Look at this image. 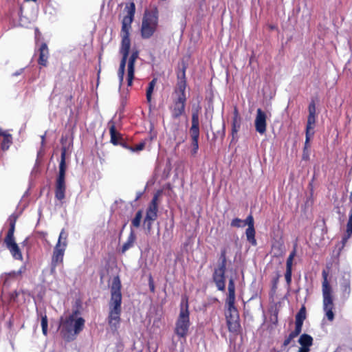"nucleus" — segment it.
<instances>
[{
  "label": "nucleus",
  "instance_id": "obj_1",
  "mask_svg": "<svg viewBox=\"0 0 352 352\" xmlns=\"http://www.w3.org/2000/svg\"><path fill=\"white\" fill-rule=\"evenodd\" d=\"M119 276L113 277L111 286V298L109 302L108 324L113 333L117 332L121 322L122 293Z\"/></svg>",
  "mask_w": 352,
  "mask_h": 352
},
{
  "label": "nucleus",
  "instance_id": "obj_2",
  "mask_svg": "<svg viewBox=\"0 0 352 352\" xmlns=\"http://www.w3.org/2000/svg\"><path fill=\"white\" fill-rule=\"evenodd\" d=\"M78 309L74 310L72 313L65 318H60V332L65 338H70V336H76L82 331L85 320L82 317Z\"/></svg>",
  "mask_w": 352,
  "mask_h": 352
},
{
  "label": "nucleus",
  "instance_id": "obj_3",
  "mask_svg": "<svg viewBox=\"0 0 352 352\" xmlns=\"http://www.w3.org/2000/svg\"><path fill=\"white\" fill-rule=\"evenodd\" d=\"M159 23V10L156 6L146 9L143 15L140 29L144 39L150 38L157 31Z\"/></svg>",
  "mask_w": 352,
  "mask_h": 352
},
{
  "label": "nucleus",
  "instance_id": "obj_4",
  "mask_svg": "<svg viewBox=\"0 0 352 352\" xmlns=\"http://www.w3.org/2000/svg\"><path fill=\"white\" fill-rule=\"evenodd\" d=\"M190 325L188 298L184 296L182 298L180 311L176 320L175 333L179 338H185Z\"/></svg>",
  "mask_w": 352,
  "mask_h": 352
},
{
  "label": "nucleus",
  "instance_id": "obj_5",
  "mask_svg": "<svg viewBox=\"0 0 352 352\" xmlns=\"http://www.w3.org/2000/svg\"><path fill=\"white\" fill-rule=\"evenodd\" d=\"M66 153L67 150L65 147H62L60 162L59 164V171L58 175L56 177L55 182V198L58 200L60 203H63L65 198L66 192V182H65V174H66Z\"/></svg>",
  "mask_w": 352,
  "mask_h": 352
},
{
  "label": "nucleus",
  "instance_id": "obj_6",
  "mask_svg": "<svg viewBox=\"0 0 352 352\" xmlns=\"http://www.w3.org/2000/svg\"><path fill=\"white\" fill-rule=\"evenodd\" d=\"M125 10H126L127 14L123 17L122 21L120 32L122 40L120 46L131 47L130 30L135 13V5L134 2H130L129 5L126 6Z\"/></svg>",
  "mask_w": 352,
  "mask_h": 352
},
{
  "label": "nucleus",
  "instance_id": "obj_7",
  "mask_svg": "<svg viewBox=\"0 0 352 352\" xmlns=\"http://www.w3.org/2000/svg\"><path fill=\"white\" fill-rule=\"evenodd\" d=\"M322 296H323V309L325 311L326 316L329 321H333L334 319V314L333 311L334 304L332 296V289L328 281V273L322 271Z\"/></svg>",
  "mask_w": 352,
  "mask_h": 352
},
{
  "label": "nucleus",
  "instance_id": "obj_8",
  "mask_svg": "<svg viewBox=\"0 0 352 352\" xmlns=\"http://www.w3.org/2000/svg\"><path fill=\"white\" fill-rule=\"evenodd\" d=\"M201 107L199 104L193 105L192 109V125L190 129V134L192 140V155H195L199 149V112Z\"/></svg>",
  "mask_w": 352,
  "mask_h": 352
},
{
  "label": "nucleus",
  "instance_id": "obj_9",
  "mask_svg": "<svg viewBox=\"0 0 352 352\" xmlns=\"http://www.w3.org/2000/svg\"><path fill=\"white\" fill-rule=\"evenodd\" d=\"M15 224V219L9 220V229L6 237L4 238V243L13 258L16 260L22 261L23 255L18 244L15 242L14 236Z\"/></svg>",
  "mask_w": 352,
  "mask_h": 352
},
{
  "label": "nucleus",
  "instance_id": "obj_10",
  "mask_svg": "<svg viewBox=\"0 0 352 352\" xmlns=\"http://www.w3.org/2000/svg\"><path fill=\"white\" fill-rule=\"evenodd\" d=\"M226 305L227 310L225 315L228 331L234 335H239L241 332L239 311L234 304H232V306L230 304Z\"/></svg>",
  "mask_w": 352,
  "mask_h": 352
},
{
  "label": "nucleus",
  "instance_id": "obj_11",
  "mask_svg": "<svg viewBox=\"0 0 352 352\" xmlns=\"http://www.w3.org/2000/svg\"><path fill=\"white\" fill-rule=\"evenodd\" d=\"M187 67V63L184 60L182 61L181 65L178 67L177 71V82L172 96L187 98L186 94V89L187 86L186 71Z\"/></svg>",
  "mask_w": 352,
  "mask_h": 352
},
{
  "label": "nucleus",
  "instance_id": "obj_12",
  "mask_svg": "<svg viewBox=\"0 0 352 352\" xmlns=\"http://www.w3.org/2000/svg\"><path fill=\"white\" fill-rule=\"evenodd\" d=\"M60 243V240L57 241L52 255L50 272L52 274L56 273V269L58 266L63 265L64 255L66 250L65 244L62 246Z\"/></svg>",
  "mask_w": 352,
  "mask_h": 352
},
{
  "label": "nucleus",
  "instance_id": "obj_13",
  "mask_svg": "<svg viewBox=\"0 0 352 352\" xmlns=\"http://www.w3.org/2000/svg\"><path fill=\"white\" fill-rule=\"evenodd\" d=\"M173 103L168 107L173 119L179 118L185 113L187 98H182L172 96Z\"/></svg>",
  "mask_w": 352,
  "mask_h": 352
},
{
  "label": "nucleus",
  "instance_id": "obj_14",
  "mask_svg": "<svg viewBox=\"0 0 352 352\" xmlns=\"http://www.w3.org/2000/svg\"><path fill=\"white\" fill-rule=\"evenodd\" d=\"M131 47L120 46L119 52L122 55V58L120 63L119 69L118 71V76L119 79L120 87L122 86L124 80V76L125 73V67L126 62L128 63Z\"/></svg>",
  "mask_w": 352,
  "mask_h": 352
},
{
  "label": "nucleus",
  "instance_id": "obj_15",
  "mask_svg": "<svg viewBox=\"0 0 352 352\" xmlns=\"http://www.w3.org/2000/svg\"><path fill=\"white\" fill-rule=\"evenodd\" d=\"M160 192L155 193L148 204L146 211L144 221H155L157 219L158 199Z\"/></svg>",
  "mask_w": 352,
  "mask_h": 352
},
{
  "label": "nucleus",
  "instance_id": "obj_16",
  "mask_svg": "<svg viewBox=\"0 0 352 352\" xmlns=\"http://www.w3.org/2000/svg\"><path fill=\"white\" fill-rule=\"evenodd\" d=\"M139 57V52L133 50L130 55L127 66V86L131 87L135 77V63Z\"/></svg>",
  "mask_w": 352,
  "mask_h": 352
},
{
  "label": "nucleus",
  "instance_id": "obj_17",
  "mask_svg": "<svg viewBox=\"0 0 352 352\" xmlns=\"http://www.w3.org/2000/svg\"><path fill=\"white\" fill-rule=\"evenodd\" d=\"M256 131L261 135H263L267 130V115L261 109L256 110V116L254 120Z\"/></svg>",
  "mask_w": 352,
  "mask_h": 352
},
{
  "label": "nucleus",
  "instance_id": "obj_18",
  "mask_svg": "<svg viewBox=\"0 0 352 352\" xmlns=\"http://www.w3.org/2000/svg\"><path fill=\"white\" fill-rule=\"evenodd\" d=\"M340 289L341 296L343 299H348L350 296L351 288V274L349 273H344L340 280Z\"/></svg>",
  "mask_w": 352,
  "mask_h": 352
},
{
  "label": "nucleus",
  "instance_id": "obj_19",
  "mask_svg": "<svg viewBox=\"0 0 352 352\" xmlns=\"http://www.w3.org/2000/svg\"><path fill=\"white\" fill-rule=\"evenodd\" d=\"M296 255V246L295 245L293 250L290 252L286 261V272L285 274V278L288 286H289L292 283L293 261Z\"/></svg>",
  "mask_w": 352,
  "mask_h": 352
},
{
  "label": "nucleus",
  "instance_id": "obj_20",
  "mask_svg": "<svg viewBox=\"0 0 352 352\" xmlns=\"http://www.w3.org/2000/svg\"><path fill=\"white\" fill-rule=\"evenodd\" d=\"M110 134V142L117 146L124 138L122 135L116 130V124L113 120L108 122Z\"/></svg>",
  "mask_w": 352,
  "mask_h": 352
},
{
  "label": "nucleus",
  "instance_id": "obj_21",
  "mask_svg": "<svg viewBox=\"0 0 352 352\" xmlns=\"http://www.w3.org/2000/svg\"><path fill=\"white\" fill-rule=\"evenodd\" d=\"M212 280L218 290L224 292L226 289V274L214 270Z\"/></svg>",
  "mask_w": 352,
  "mask_h": 352
},
{
  "label": "nucleus",
  "instance_id": "obj_22",
  "mask_svg": "<svg viewBox=\"0 0 352 352\" xmlns=\"http://www.w3.org/2000/svg\"><path fill=\"white\" fill-rule=\"evenodd\" d=\"M38 65L46 67L47 65V60L49 58V49L45 43H43L38 49Z\"/></svg>",
  "mask_w": 352,
  "mask_h": 352
},
{
  "label": "nucleus",
  "instance_id": "obj_23",
  "mask_svg": "<svg viewBox=\"0 0 352 352\" xmlns=\"http://www.w3.org/2000/svg\"><path fill=\"white\" fill-rule=\"evenodd\" d=\"M241 124V118L239 115L238 109L235 107L233 111V117L232 119V137L237 134Z\"/></svg>",
  "mask_w": 352,
  "mask_h": 352
},
{
  "label": "nucleus",
  "instance_id": "obj_24",
  "mask_svg": "<svg viewBox=\"0 0 352 352\" xmlns=\"http://www.w3.org/2000/svg\"><path fill=\"white\" fill-rule=\"evenodd\" d=\"M0 136L3 138L2 140L1 141V148L3 151L8 150L12 144V135L0 129Z\"/></svg>",
  "mask_w": 352,
  "mask_h": 352
},
{
  "label": "nucleus",
  "instance_id": "obj_25",
  "mask_svg": "<svg viewBox=\"0 0 352 352\" xmlns=\"http://www.w3.org/2000/svg\"><path fill=\"white\" fill-rule=\"evenodd\" d=\"M228 289V294L226 299V304H230L232 306V304H235V284L232 278L229 279Z\"/></svg>",
  "mask_w": 352,
  "mask_h": 352
},
{
  "label": "nucleus",
  "instance_id": "obj_26",
  "mask_svg": "<svg viewBox=\"0 0 352 352\" xmlns=\"http://www.w3.org/2000/svg\"><path fill=\"white\" fill-rule=\"evenodd\" d=\"M136 241V235L133 229H131L130 233L128 236L126 241L123 244L121 252L122 254L125 253L128 250L133 247Z\"/></svg>",
  "mask_w": 352,
  "mask_h": 352
},
{
  "label": "nucleus",
  "instance_id": "obj_27",
  "mask_svg": "<svg viewBox=\"0 0 352 352\" xmlns=\"http://www.w3.org/2000/svg\"><path fill=\"white\" fill-rule=\"evenodd\" d=\"M352 235V208L350 210L349 218L346 225V231L342 239V248H343L347 243L349 239Z\"/></svg>",
  "mask_w": 352,
  "mask_h": 352
},
{
  "label": "nucleus",
  "instance_id": "obj_28",
  "mask_svg": "<svg viewBox=\"0 0 352 352\" xmlns=\"http://www.w3.org/2000/svg\"><path fill=\"white\" fill-rule=\"evenodd\" d=\"M313 338L307 333H303L300 335L299 339H298V343L302 346H308L311 347L313 345Z\"/></svg>",
  "mask_w": 352,
  "mask_h": 352
},
{
  "label": "nucleus",
  "instance_id": "obj_29",
  "mask_svg": "<svg viewBox=\"0 0 352 352\" xmlns=\"http://www.w3.org/2000/svg\"><path fill=\"white\" fill-rule=\"evenodd\" d=\"M255 229L254 226L248 228L245 230V234L247 237V240L252 245H256V240L255 239Z\"/></svg>",
  "mask_w": 352,
  "mask_h": 352
},
{
  "label": "nucleus",
  "instance_id": "obj_30",
  "mask_svg": "<svg viewBox=\"0 0 352 352\" xmlns=\"http://www.w3.org/2000/svg\"><path fill=\"white\" fill-rule=\"evenodd\" d=\"M157 83V78H154L149 83H148V86L146 89V100H147V102H151V99H152V94H153V90H154V88H155V86Z\"/></svg>",
  "mask_w": 352,
  "mask_h": 352
},
{
  "label": "nucleus",
  "instance_id": "obj_31",
  "mask_svg": "<svg viewBox=\"0 0 352 352\" xmlns=\"http://www.w3.org/2000/svg\"><path fill=\"white\" fill-rule=\"evenodd\" d=\"M316 124V115L309 114L307 117V122L306 125V131L308 133L314 131Z\"/></svg>",
  "mask_w": 352,
  "mask_h": 352
},
{
  "label": "nucleus",
  "instance_id": "obj_32",
  "mask_svg": "<svg viewBox=\"0 0 352 352\" xmlns=\"http://www.w3.org/2000/svg\"><path fill=\"white\" fill-rule=\"evenodd\" d=\"M306 319V308L302 306L296 315L295 322L303 324L304 320Z\"/></svg>",
  "mask_w": 352,
  "mask_h": 352
},
{
  "label": "nucleus",
  "instance_id": "obj_33",
  "mask_svg": "<svg viewBox=\"0 0 352 352\" xmlns=\"http://www.w3.org/2000/svg\"><path fill=\"white\" fill-rule=\"evenodd\" d=\"M142 218V210H139L136 212L135 217L131 221V226L135 228H139L140 226Z\"/></svg>",
  "mask_w": 352,
  "mask_h": 352
},
{
  "label": "nucleus",
  "instance_id": "obj_34",
  "mask_svg": "<svg viewBox=\"0 0 352 352\" xmlns=\"http://www.w3.org/2000/svg\"><path fill=\"white\" fill-rule=\"evenodd\" d=\"M67 237H68L67 232L65 231V228H63L60 232L58 241L60 240V245H62V246L63 245V244H65V249L67 248Z\"/></svg>",
  "mask_w": 352,
  "mask_h": 352
},
{
  "label": "nucleus",
  "instance_id": "obj_35",
  "mask_svg": "<svg viewBox=\"0 0 352 352\" xmlns=\"http://www.w3.org/2000/svg\"><path fill=\"white\" fill-rule=\"evenodd\" d=\"M22 272L23 271L21 269L19 271H12L6 274L5 282H8L9 280L16 279L17 276H20L22 274Z\"/></svg>",
  "mask_w": 352,
  "mask_h": 352
},
{
  "label": "nucleus",
  "instance_id": "obj_36",
  "mask_svg": "<svg viewBox=\"0 0 352 352\" xmlns=\"http://www.w3.org/2000/svg\"><path fill=\"white\" fill-rule=\"evenodd\" d=\"M48 320L46 314L41 316V327L43 335H47Z\"/></svg>",
  "mask_w": 352,
  "mask_h": 352
},
{
  "label": "nucleus",
  "instance_id": "obj_37",
  "mask_svg": "<svg viewBox=\"0 0 352 352\" xmlns=\"http://www.w3.org/2000/svg\"><path fill=\"white\" fill-rule=\"evenodd\" d=\"M314 134V131H311V133H308V132L305 131V145H304V148H303V150L305 151H308V148L310 146L309 142H310L311 136H313Z\"/></svg>",
  "mask_w": 352,
  "mask_h": 352
},
{
  "label": "nucleus",
  "instance_id": "obj_38",
  "mask_svg": "<svg viewBox=\"0 0 352 352\" xmlns=\"http://www.w3.org/2000/svg\"><path fill=\"white\" fill-rule=\"evenodd\" d=\"M295 338L296 337L291 332L289 336H287L284 340V342L282 344V348H286Z\"/></svg>",
  "mask_w": 352,
  "mask_h": 352
},
{
  "label": "nucleus",
  "instance_id": "obj_39",
  "mask_svg": "<svg viewBox=\"0 0 352 352\" xmlns=\"http://www.w3.org/2000/svg\"><path fill=\"white\" fill-rule=\"evenodd\" d=\"M227 250L223 248L221 250L220 256L219 258V263H227Z\"/></svg>",
  "mask_w": 352,
  "mask_h": 352
},
{
  "label": "nucleus",
  "instance_id": "obj_40",
  "mask_svg": "<svg viewBox=\"0 0 352 352\" xmlns=\"http://www.w3.org/2000/svg\"><path fill=\"white\" fill-rule=\"evenodd\" d=\"M302 325H303V324H302V323L295 322V329L293 331H292V333L296 337H297L298 336H299L300 334V333L302 331Z\"/></svg>",
  "mask_w": 352,
  "mask_h": 352
},
{
  "label": "nucleus",
  "instance_id": "obj_41",
  "mask_svg": "<svg viewBox=\"0 0 352 352\" xmlns=\"http://www.w3.org/2000/svg\"><path fill=\"white\" fill-rule=\"evenodd\" d=\"M243 223H244V225L243 226H244L245 225L248 226V228L254 226V218H253L252 215V214L248 215V217L245 219V220L243 221Z\"/></svg>",
  "mask_w": 352,
  "mask_h": 352
},
{
  "label": "nucleus",
  "instance_id": "obj_42",
  "mask_svg": "<svg viewBox=\"0 0 352 352\" xmlns=\"http://www.w3.org/2000/svg\"><path fill=\"white\" fill-rule=\"evenodd\" d=\"M145 144H145L144 142H141L139 144H138L137 145H135V146H132L131 147V151L132 152H137V151H142V150H143L144 148Z\"/></svg>",
  "mask_w": 352,
  "mask_h": 352
},
{
  "label": "nucleus",
  "instance_id": "obj_43",
  "mask_svg": "<svg viewBox=\"0 0 352 352\" xmlns=\"http://www.w3.org/2000/svg\"><path fill=\"white\" fill-rule=\"evenodd\" d=\"M227 263H219L217 267L214 270L226 274Z\"/></svg>",
  "mask_w": 352,
  "mask_h": 352
},
{
  "label": "nucleus",
  "instance_id": "obj_44",
  "mask_svg": "<svg viewBox=\"0 0 352 352\" xmlns=\"http://www.w3.org/2000/svg\"><path fill=\"white\" fill-rule=\"evenodd\" d=\"M243 223V221L239 218L234 219L231 222V226L235 227V228H240L242 226L241 223Z\"/></svg>",
  "mask_w": 352,
  "mask_h": 352
},
{
  "label": "nucleus",
  "instance_id": "obj_45",
  "mask_svg": "<svg viewBox=\"0 0 352 352\" xmlns=\"http://www.w3.org/2000/svg\"><path fill=\"white\" fill-rule=\"evenodd\" d=\"M148 286H149L151 292L155 293V287L153 278L151 275H149V277H148Z\"/></svg>",
  "mask_w": 352,
  "mask_h": 352
},
{
  "label": "nucleus",
  "instance_id": "obj_46",
  "mask_svg": "<svg viewBox=\"0 0 352 352\" xmlns=\"http://www.w3.org/2000/svg\"><path fill=\"white\" fill-rule=\"evenodd\" d=\"M309 114L316 115V104L314 101H311L308 107Z\"/></svg>",
  "mask_w": 352,
  "mask_h": 352
},
{
  "label": "nucleus",
  "instance_id": "obj_47",
  "mask_svg": "<svg viewBox=\"0 0 352 352\" xmlns=\"http://www.w3.org/2000/svg\"><path fill=\"white\" fill-rule=\"evenodd\" d=\"M120 146H121L122 147L126 148V149H128L129 151H131V146H129L127 144V143L124 141V140L123 139L121 142H120L119 144Z\"/></svg>",
  "mask_w": 352,
  "mask_h": 352
},
{
  "label": "nucleus",
  "instance_id": "obj_48",
  "mask_svg": "<svg viewBox=\"0 0 352 352\" xmlns=\"http://www.w3.org/2000/svg\"><path fill=\"white\" fill-rule=\"evenodd\" d=\"M154 221H144V224L146 226V230L150 232L152 229V224Z\"/></svg>",
  "mask_w": 352,
  "mask_h": 352
},
{
  "label": "nucleus",
  "instance_id": "obj_49",
  "mask_svg": "<svg viewBox=\"0 0 352 352\" xmlns=\"http://www.w3.org/2000/svg\"><path fill=\"white\" fill-rule=\"evenodd\" d=\"M279 276H277L276 278H274L272 280V289H276L277 287V284L278 282Z\"/></svg>",
  "mask_w": 352,
  "mask_h": 352
},
{
  "label": "nucleus",
  "instance_id": "obj_50",
  "mask_svg": "<svg viewBox=\"0 0 352 352\" xmlns=\"http://www.w3.org/2000/svg\"><path fill=\"white\" fill-rule=\"evenodd\" d=\"M310 347L308 346H300L298 352H309Z\"/></svg>",
  "mask_w": 352,
  "mask_h": 352
},
{
  "label": "nucleus",
  "instance_id": "obj_51",
  "mask_svg": "<svg viewBox=\"0 0 352 352\" xmlns=\"http://www.w3.org/2000/svg\"><path fill=\"white\" fill-rule=\"evenodd\" d=\"M309 159V153L308 151H305L303 150V154H302V160H307Z\"/></svg>",
  "mask_w": 352,
  "mask_h": 352
},
{
  "label": "nucleus",
  "instance_id": "obj_52",
  "mask_svg": "<svg viewBox=\"0 0 352 352\" xmlns=\"http://www.w3.org/2000/svg\"><path fill=\"white\" fill-rule=\"evenodd\" d=\"M269 28L271 30H276L277 27L276 25H269Z\"/></svg>",
  "mask_w": 352,
  "mask_h": 352
},
{
  "label": "nucleus",
  "instance_id": "obj_53",
  "mask_svg": "<svg viewBox=\"0 0 352 352\" xmlns=\"http://www.w3.org/2000/svg\"><path fill=\"white\" fill-rule=\"evenodd\" d=\"M281 247H282V245H279V250H280V252H282Z\"/></svg>",
  "mask_w": 352,
  "mask_h": 352
},
{
  "label": "nucleus",
  "instance_id": "obj_54",
  "mask_svg": "<svg viewBox=\"0 0 352 352\" xmlns=\"http://www.w3.org/2000/svg\"><path fill=\"white\" fill-rule=\"evenodd\" d=\"M28 241V239H25V241H23V243H25Z\"/></svg>",
  "mask_w": 352,
  "mask_h": 352
}]
</instances>
